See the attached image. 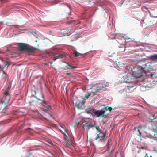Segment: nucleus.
<instances>
[{
    "label": "nucleus",
    "instance_id": "obj_1",
    "mask_svg": "<svg viewBox=\"0 0 157 157\" xmlns=\"http://www.w3.org/2000/svg\"><path fill=\"white\" fill-rule=\"evenodd\" d=\"M4 94V96L0 101L2 104L0 105V117L5 114H7V106L10 98V95L8 92H5Z\"/></svg>",
    "mask_w": 157,
    "mask_h": 157
},
{
    "label": "nucleus",
    "instance_id": "obj_2",
    "mask_svg": "<svg viewBox=\"0 0 157 157\" xmlns=\"http://www.w3.org/2000/svg\"><path fill=\"white\" fill-rule=\"evenodd\" d=\"M33 97H34L36 98V101L38 103L42 105L43 104H44V108L43 109V111H44L46 112L48 111V109H49L51 108V106L45 103L44 98L41 92H36L35 93V95H33Z\"/></svg>",
    "mask_w": 157,
    "mask_h": 157
},
{
    "label": "nucleus",
    "instance_id": "obj_3",
    "mask_svg": "<svg viewBox=\"0 0 157 157\" xmlns=\"http://www.w3.org/2000/svg\"><path fill=\"white\" fill-rule=\"evenodd\" d=\"M18 46L20 51H25L27 52L33 53L37 50L36 48L29 46L26 43H18Z\"/></svg>",
    "mask_w": 157,
    "mask_h": 157
},
{
    "label": "nucleus",
    "instance_id": "obj_4",
    "mask_svg": "<svg viewBox=\"0 0 157 157\" xmlns=\"http://www.w3.org/2000/svg\"><path fill=\"white\" fill-rule=\"evenodd\" d=\"M145 67H143L141 66L138 65L137 66V71L132 72V75L136 78H139L141 77L142 76L144 75V73L145 71L144 69Z\"/></svg>",
    "mask_w": 157,
    "mask_h": 157
},
{
    "label": "nucleus",
    "instance_id": "obj_5",
    "mask_svg": "<svg viewBox=\"0 0 157 157\" xmlns=\"http://www.w3.org/2000/svg\"><path fill=\"white\" fill-rule=\"evenodd\" d=\"M111 142L110 140H109L107 143L108 147L107 151H105V154L107 153V155L105 156V157H111L110 156V152H111L113 150V146L110 143Z\"/></svg>",
    "mask_w": 157,
    "mask_h": 157
},
{
    "label": "nucleus",
    "instance_id": "obj_6",
    "mask_svg": "<svg viewBox=\"0 0 157 157\" xmlns=\"http://www.w3.org/2000/svg\"><path fill=\"white\" fill-rule=\"evenodd\" d=\"M61 128H60V132L63 134L64 140H69V135L67 132L66 127L64 125L60 126Z\"/></svg>",
    "mask_w": 157,
    "mask_h": 157
},
{
    "label": "nucleus",
    "instance_id": "obj_7",
    "mask_svg": "<svg viewBox=\"0 0 157 157\" xmlns=\"http://www.w3.org/2000/svg\"><path fill=\"white\" fill-rule=\"evenodd\" d=\"M106 134L103 132H101L97 135L96 140H98L101 142H104L106 140L105 139Z\"/></svg>",
    "mask_w": 157,
    "mask_h": 157
},
{
    "label": "nucleus",
    "instance_id": "obj_8",
    "mask_svg": "<svg viewBox=\"0 0 157 157\" xmlns=\"http://www.w3.org/2000/svg\"><path fill=\"white\" fill-rule=\"evenodd\" d=\"M105 112V111L101 110H97L94 111V115L96 116L97 117H99L100 116H102L103 117L105 118L107 116V115H104Z\"/></svg>",
    "mask_w": 157,
    "mask_h": 157
},
{
    "label": "nucleus",
    "instance_id": "obj_9",
    "mask_svg": "<svg viewBox=\"0 0 157 157\" xmlns=\"http://www.w3.org/2000/svg\"><path fill=\"white\" fill-rule=\"evenodd\" d=\"M145 75L147 78H151L152 79H154L156 77V76L155 74L150 72L148 71L147 72H146L145 71L144 72V73L143 75Z\"/></svg>",
    "mask_w": 157,
    "mask_h": 157
},
{
    "label": "nucleus",
    "instance_id": "obj_10",
    "mask_svg": "<svg viewBox=\"0 0 157 157\" xmlns=\"http://www.w3.org/2000/svg\"><path fill=\"white\" fill-rule=\"evenodd\" d=\"M65 63L66 64V65L65 66V68L64 69L65 70H68L71 69H74L77 68L76 66H72L67 63Z\"/></svg>",
    "mask_w": 157,
    "mask_h": 157
},
{
    "label": "nucleus",
    "instance_id": "obj_11",
    "mask_svg": "<svg viewBox=\"0 0 157 157\" xmlns=\"http://www.w3.org/2000/svg\"><path fill=\"white\" fill-rule=\"evenodd\" d=\"M64 143L66 146L68 148H70L71 146V143L69 140H64Z\"/></svg>",
    "mask_w": 157,
    "mask_h": 157
},
{
    "label": "nucleus",
    "instance_id": "obj_12",
    "mask_svg": "<svg viewBox=\"0 0 157 157\" xmlns=\"http://www.w3.org/2000/svg\"><path fill=\"white\" fill-rule=\"evenodd\" d=\"M149 59L150 60H154L157 59V54L151 55L149 56Z\"/></svg>",
    "mask_w": 157,
    "mask_h": 157
},
{
    "label": "nucleus",
    "instance_id": "obj_13",
    "mask_svg": "<svg viewBox=\"0 0 157 157\" xmlns=\"http://www.w3.org/2000/svg\"><path fill=\"white\" fill-rule=\"evenodd\" d=\"M152 129L154 132L157 133V124L156 125L155 124H152Z\"/></svg>",
    "mask_w": 157,
    "mask_h": 157
},
{
    "label": "nucleus",
    "instance_id": "obj_14",
    "mask_svg": "<svg viewBox=\"0 0 157 157\" xmlns=\"http://www.w3.org/2000/svg\"><path fill=\"white\" fill-rule=\"evenodd\" d=\"M64 56V55L62 54L61 55H60L58 56H57L53 60H56L57 59H59V58H62Z\"/></svg>",
    "mask_w": 157,
    "mask_h": 157
},
{
    "label": "nucleus",
    "instance_id": "obj_15",
    "mask_svg": "<svg viewBox=\"0 0 157 157\" xmlns=\"http://www.w3.org/2000/svg\"><path fill=\"white\" fill-rule=\"evenodd\" d=\"M73 53L75 55V57H78V56L82 55V54L79 53L76 51L74 52Z\"/></svg>",
    "mask_w": 157,
    "mask_h": 157
},
{
    "label": "nucleus",
    "instance_id": "obj_16",
    "mask_svg": "<svg viewBox=\"0 0 157 157\" xmlns=\"http://www.w3.org/2000/svg\"><path fill=\"white\" fill-rule=\"evenodd\" d=\"M94 125H92V124H89L88 125H87L86 127L87 129H88V130H89L91 128L93 127H94Z\"/></svg>",
    "mask_w": 157,
    "mask_h": 157
},
{
    "label": "nucleus",
    "instance_id": "obj_17",
    "mask_svg": "<svg viewBox=\"0 0 157 157\" xmlns=\"http://www.w3.org/2000/svg\"><path fill=\"white\" fill-rule=\"evenodd\" d=\"M105 109L106 110V111L108 110L110 112H111L112 110V108L111 107H109L107 108V107L105 106Z\"/></svg>",
    "mask_w": 157,
    "mask_h": 157
},
{
    "label": "nucleus",
    "instance_id": "obj_18",
    "mask_svg": "<svg viewBox=\"0 0 157 157\" xmlns=\"http://www.w3.org/2000/svg\"><path fill=\"white\" fill-rule=\"evenodd\" d=\"M90 95L91 94L90 93H87L85 94V97L86 99H88Z\"/></svg>",
    "mask_w": 157,
    "mask_h": 157
},
{
    "label": "nucleus",
    "instance_id": "obj_19",
    "mask_svg": "<svg viewBox=\"0 0 157 157\" xmlns=\"http://www.w3.org/2000/svg\"><path fill=\"white\" fill-rule=\"evenodd\" d=\"M95 127L98 132H102L101 131L100 128L98 126H95Z\"/></svg>",
    "mask_w": 157,
    "mask_h": 157
},
{
    "label": "nucleus",
    "instance_id": "obj_20",
    "mask_svg": "<svg viewBox=\"0 0 157 157\" xmlns=\"http://www.w3.org/2000/svg\"><path fill=\"white\" fill-rule=\"evenodd\" d=\"M91 110L90 109H86V112L88 114L90 113H91Z\"/></svg>",
    "mask_w": 157,
    "mask_h": 157
},
{
    "label": "nucleus",
    "instance_id": "obj_21",
    "mask_svg": "<svg viewBox=\"0 0 157 157\" xmlns=\"http://www.w3.org/2000/svg\"><path fill=\"white\" fill-rule=\"evenodd\" d=\"M136 128H137V131H138V132H139V134L140 135V136H141V132H140V130L139 128L138 127H135L134 128V129L136 130Z\"/></svg>",
    "mask_w": 157,
    "mask_h": 157
},
{
    "label": "nucleus",
    "instance_id": "obj_22",
    "mask_svg": "<svg viewBox=\"0 0 157 157\" xmlns=\"http://www.w3.org/2000/svg\"><path fill=\"white\" fill-rule=\"evenodd\" d=\"M10 65V62H9V61H7L6 62V64L5 65L6 66H9Z\"/></svg>",
    "mask_w": 157,
    "mask_h": 157
},
{
    "label": "nucleus",
    "instance_id": "obj_23",
    "mask_svg": "<svg viewBox=\"0 0 157 157\" xmlns=\"http://www.w3.org/2000/svg\"><path fill=\"white\" fill-rule=\"evenodd\" d=\"M77 107L78 109H80L81 108V106H80V104L79 103L76 104Z\"/></svg>",
    "mask_w": 157,
    "mask_h": 157
},
{
    "label": "nucleus",
    "instance_id": "obj_24",
    "mask_svg": "<svg viewBox=\"0 0 157 157\" xmlns=\"http://www.w3.org/2000/svg\"><path fill=\"white\" fill-rule=\"evenodd\" d=\"M147 137H149L151 138H152L153 137V136L152 135H151V134H149L148 136Z\"/></svg>",
    "mask_w": 157,
    "mask_h": 157
},
{
    "label": "nucleus",
    "instance_id": "obj_25",
    "mask_svg": "<svg viewBox=\"0 0 157 157\" xmlns=\"http://www.w3.org/2000/svg\"><path fill=\"white\" fill-rule=\"evenodd\" d=\"M137 148H139L140 149H144V147L143 146H141V147H139V146H137Z\"/></svg>",
    "mask_w": 157,
    "mask_h": 157
},
{
    "label": "nucleus",
    "instance_id": "obj_26",
    "mask_svg": "<svg viewBox=\"0 0 157 157\" xmlns=\"http://www.w3.org/2000/svg\"><path fill=\"white\" fill-rule=\"evenodd\" d=\"M99 89H96V90H95V92H93L92 93H93V94H94V93H95L98 92V91H99Z\"/></svg>",
    "mask_w": 157,
    "mask_h": 157
},
{
    "label": "nucleus",
    "instance_id": "obj_27",
    "mask_svg": "<svg viewBox=\"0 0 157 157\" xmlns=\"http://www.w3.org/2000/svg\"><path fill=\"white\" fill-rule=\"evenodd\" d=\"M66 75H70V76H72V75L71 73H67Z\"/></svg>",
    "mask_w": 157,
    "mask_h": 157
},
{
    "label": "nucleus",
    "instance_id": "obj_28",
    "mask_svg": "<svg viewBox=\"0 0 157 157\" xmlns=\"http://www.w3.org/2000/svg\"><path fill=\"white\" fill-rule=\"evenodd\" d=\"M85 103V100H83L82 101V104H84Z\"/></svg>",
    "mask_w": 157,
    "mask_h": 157
},
{
    "label": "nucleus",
    "instance_id": "obj_29",
    "mask_svg": "<svg viewBox=\"0 0 157 157\" xmlns=\"http://www.w3.org/2000/svg\"><path fill=\"white\" fill-rule=\"evenodd\" d=\"M144 157H148V154L147 153H146L145 155V156Z\"/></svg>",
    "mask_w": 157,
    "mask_h": 157
},
{
    "label": "nucleus",
    "instance_id": "obj_30",
    "mask_svg": "<svg viewBox=\"0 0 157 157\" xmlns=\"http://www.w3.org/2000/svg\"><path fill=\"white\" fill-rule=\"evenodd\" d=\"M27 157H34L33 155H29V156H28Z\"/></svg>",
    "mask_w": 157,
    "mask_h": 157
},
{
    "label": "nucleus",
    "instance_id": "obj_31",
    "mask_svg": "<svg viewBox=\"0 0 157 157\" xmlns=\"http://www.w3.org/2000/svg\"><path fill=\"white\" fill-rule=\"evenodd\" d=\"M151 84H150L149 85H147L148 86H149V87H151Z\"/></svg>",
    "mask_w": 157,
    "mask_h": 157
},
{
    "label": "nucleus",
    "instance_id": "obj_32",
    "mask_svg": "<svg viewBox=\"0 0 157 157\" xmlns=\"http://www.w3.org/2000/svg\"><path fill=\"white\" fill-rule=\"evenodd\" d=\"M3 73L5 75H7V74L6 73H5V72L4 71H3Z\"/></svg>",
    "mask_w": 157,
    "mask_h": 157
},
{
    "label": "nucleus",
    "instance_id": "obj_33",
    "mask_svg": "<svg viewBox=\"0 0 157 157\" xmlns=\"http://www.w3.org/2000/svg\"><path fill=\"white\" fill-rule=\"evenodd\" d=\"M49 115L51 117H52V114H49Z\"/></svg>",
    "mask_w": 157,
    "mask_h": 157
},
{
    "label": "nucleus",
    "instance_id": "obj_34",
    "mask_svg": "<svg viewBox=\"0 0 157 157\" xmlns=\"http://www.w3.org/2000/svg\"><path fill=\"white\" fill-rule=\"evenodd\" d=\"M71 22H72V21H68V24H70V23H71Z\"/></svg>",
    "mask_w": 157,
    "mask_h": 157
},
{
    "label": "nucleus",
    "instance_id": "obj_35",
    "mask_svg": "<svg viewBox=\"0 0 157 157\" xmlns=\"http://www.w3.org/2000/svg\"><path fill=\"white\" fill-rule=\"evenodd\" d=\"M156 135H157L156 134H155V133H154L153 136H156Z\"/></svg>",
    "mask_w": 157,
    "mask_h": 157
},
{
    "label": "nucleus",
    "instance_id": "obj_36",
    "mask_svg": "<svg viewBox=\"0 0 157 157\" xmlns=\"http://www.w3.org/2000/svg\"><path fill=\"white\" fill-rule=\"evenodd\" d=\"M71 34V33H70L69 34H68V36L69 35H70V34Z\"/></svg>",
    "mask_w": 157,
    "mask_h": 157
},
{
    "label": "nucleus",
    "instance_id": "obj_37",
    "mask_svg": "<svg viewBox=\"0 0 157 157\" xmlns=\"http://www.w3.org/2000/svg\"><path fill=\"white\" fill-rule=\"evenodd\" d=\"M9 51V50L8 48H7V51Z\"/></svg>",
    "mask_w": 157,
    "mask_h": 157
},
{
    "label": "nucleus",
    "instance_id": "obj_38",
    "mask_svg": "<svg viewBox=\"0 0 157 157\" xmlns=\"http://www.w3.org/2000/svg\"><path fill=\"white\" fill-rule=\"evenodd\" d=\"M79 124V122H78V125Z\"/></svg>",
    "mask_w": 157,
    "mask_h": 157
},
{
    "label": "nucleus",
    "instance_id": "obj_39",
    "mask_svg": "<svg viewBox=\"0 0 157 157\" xmlns=\"http://www.w3.org/2000/svg\"><path fill=\"white\" fill-rule=\"evenodd\" d=\"M150 157H152V156L151 155L150 156Z\"/></svg>",
    "mask_w": 157,
    "mask_h": 157
},
{
    "label": "nucleus",
    "instance_id": "obj_40",
    "mask_svg": "<svg viewBox=\"0 0 157 157\" xmlns=\"http://www.w3.org/2000/svg\"><path fill=\"white\" fill-rule=\"evenodd\" d=\"M123 2H123L122 3H121V4H123Z\"/></svg>",
    "mask_w": 157,
    "mask_h": 157
},
{
    "label": "nucleus",
    "instance_id": "obj_41",
    "mask_svg": "<svg viewBox=\"0 0 157 157\" xmlns=\"http://www.w3.org/2000/svg\"><path fill=\"white\" fill-rule=\"evenodd\" d=\"M136 130H137V128H136Z\"/></svg>",
    "mask_w": 157,
    "mask_h": 157
}]
</instances>
